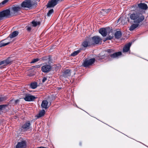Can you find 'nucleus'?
I'll list each match as a JSON object with an SVG mask.
<instances>
[{
	"mask_svg": "<svg viewBox=\"0 0 148 148\" xmlns=\"http://www.w3.org/2000/svg\"><path fill=\"white\" fill-rule=\"evenodd\" d=\"M129 16L134 23L140 24L145 19V16L142 11H138L135 10L134 12L129 14Z\"/></svg>",
	"mask_w": 148,
	"mask_h": 148,
	"instance_id": "obj_1",
	"label": "nucleus"
},
{
	"mask_svg": "<svg viewBox=\"0 0 148 148\" xmlns=\"http://www.w3.org/2000/svg\"><path fill=\"white\" fill-rule=\"evenodd\" d=\"M148 8L147 4L145 3H140L135 5L134 8L135 11H140V10H146Z\"/></svg>",
	"mask_w": 148,
	"mask_h": 148,
	"instance_id": "obj_2",
	"label": "nucleus"
},
{
	"mask_svg": "<svg viewBox=\"0 0 148 148\" xmlns=\"http://www.w3.org/2000/svg\"><path fill=\"white\" fill-rule=\"evenodd\" d=\"M90 43L92 45L98 44L101 42L102 39L98 36H95L90 39Z\"/></svg>",
	"mask_w": 148,
	"mask_h": 148,
	"instance_id": "obj_3",
	"label": "nucleus"
},
{
	"mask_svg": "<svg viewBox=\"0 0 148 148\" xmlns=\"http://www.w3.org/2000/svg\"><path fill=\"white\" fill-rule=\"evenodd\" d=\"M95 59L94 58H91L90 59H86L84 62L83 65L85 67H88V66L92 64L95 62Z\"/></svg>",
	"mask_w": 148,
	"mask_h": 148,
	"instance_id": "obj_4",
	"label": "nucleus"
},
{
	"mask_svg": "<svg viewBox=\"0 0 148 148\" xmlns=\"http://www.w3.org/2000/svg\"><path fill=\"white\" fill-rule=\"evenodd\" d=\"M111 29L110 27L102 28L99 29V32L103 36L105 37Z\"/></svg>",
	"mask_w": 148,
	"mask_h": 148,
	"instance_id": "obj_5",
	"label": "nucleus"
},
{
	"mask_svg": "<svg viewBox=\"0 0 148 148\" xmlns=\"http://www.w3.org/2000/svg\"><path fill=\"white\" fill-rule=\"evenodd\" d=\"M52 66L50 65L46 64L41 67V71L44 73H47L51 71Z\"/></svg>",
	"mask_w": 148,
	"mask_h": 148,
	"instance_id": "obj_6",
	"label": "nucleus"
},
{
	"mask_svg": "<svg viewBox=\"0 0 148 148\" xmlns=\"http://www.w3.org/2000/svg\"><path fill=\"white\" fill-rule=\"evenodd\" d=\"M31 125V124L30 121H27L21 127L24 129L25 130L27 131L30 129V126Z\"/></svg>",
	"mask_w": 148,
	"mask_h": 148,
	"instance_id": "obj_7",
	"label": "nucleus"
},
{
	"mask_svg": "<svg viewBox=\"0 0 148 148\" xmlns=\"http://www.w3.org/2000/svg\"><path fill=\"white\" fill-rule=\"evenodd\" d=\"M22 7L30 8L32 6V4L29 1H24L21 4Z\"/></svg>",
	"mask_w": 148,
	"mask_h": 148,
	"instance_id": "obj_8",
	"label": "nucleus"
},
{
	"mask_svg": "<svg viewBox=\"0 0 148 148\" xmlns=\"http://www.w3.org/2000/svg\"><path fill=\"white\" fill-rule=\"evenodd\" d=\"M26 143L25 141H22L21 142H18L16 146V148H25Z\"/></svg>",
	"mask_w": 148,
	"mask_h": 148,
	"instance_id": "obj_9",
	"label": "nucleus"
},
{
	"mask_svg": "<svg viewBox=\"0 0 148 148\" xmlns=\"http://www.w3.org/2000/svg\"><path fill=\"white\" fill-rule=\"evenodd\" d=\"M59 1L58 0H51L49 1L47 4V7L48 8L53 7L56 5Z\"/></svg>",
	"mask_w": 148,
	"mask_h": 148,
	"instance_id": "obj_10",
	"label": "nucleus"
},
{
	"mask_svg": "<svg viewBox=\"0 0 148 148\" xmlns=\"http://www.w3.org/2000/svg\"><path fill=\"white\" fill-rule=\"evenodd\" d=\"M24 99L26 101H34L36 97L29 94H26Z\"/></svg>",
	"mask_w": 148,
	"mask_h": 148,
	"instance_id": "obj_11",
	"label": "nucleus"
},
{
	"mask_svg": "<svg viewBox=\"0 0 148 148\" xmlns=\"http://www.w3.org/2000/svg\"><path fill=\"white\" fill-rule=\"evenodd\" d=\"M132 45V43L129 42L124 47L123 49V52H128L130 49V48Z\"/></svg>",
	"mask_w": 148,
	"mask_h": 148,
	"instance_id": "obj_12",
	"label": "nucleus"
},
{
	"mask_svg": "<svg viewBox=\"0 0 148 148\" xmlns=\"http://www.w3.org/2000/svg\"><path fill=\"white\" fill-rule=\"evenodd\" d=\"M90 38L86 39L82 42V46L84 47H86L92 45L90 43Z\"/></svg>",
	"mask_w": 148,
	"mask_h": 148,
	"instance_id": "obj_13",
	"label": "nucleus"
},
{
	"mask_svg": "<svg viewBox=\"0 0 148 148\" xmlns=\"http://www.w3.org/2000/svg\"><path fill=\"white\" fill-rule=\"evenodd\" d=\"M122 54V53L120 51H119L113 53L112 54L110 55V56L111 58H116L118 57Z\"/></svg>",
	"mask_w": 148,
	"mask_h": 148,
	"instance_id": "obj_14",
	"label": "nucleus"
},
{
	"mask_svg": "<svg viewBox=\"0 0 148 148\" xmlns=\"http://www.w3.org/2000/svg\"><path fill=\"white\" fill-rule=\"evenodd\" d=\"M108 34L109 36L106 38V39L105 40V41L107 40H111L113 37V33H112V29L110 30L109 32H108ZM104 41H105V40Z\"/></svg>",
	"mask_w": 148,
	"mask_h": 148,
	"instance_id": "obj_15",
	"label": "nucleus"
},
{
	"mask_svg": "<svg viewBox=\"0 0 148 148\" xmlns=\"http://www.w3.org/2000/svg\"><path fill=\"white\" fill-rule=\"evenodd\" d=\"M48 103V102L47 100H43L42 103L41 104V106L42 108L47 109L48 108L47 105Z\"/></svg>",
	"mask_w": 148,
	"mask_h": 148,
	"instance_id": "obj_16",
	"label": "nucleus"
},
{
	"mask_svg": "<svg viewBox=\"0 0 148 148\" xmlns=\"http://www.w3.org/2000/svg\"><path fill=\"white\" fill-rule=\"evenodd\" d=\"M132 24L130 27L129 30L130 31H132L134 30L135 29L137 28L139 25V23H135Z\"/></svg>",
	"mask_w": 148,
	"mask_h": 148,
	"instance_id": "obj_17",
	"label": "nucleus"
},
{
	"mask_svg": "<svg viewBox=\"0 0 148 148\" xmlns=\"http://www.w3.org/2000/svg\"><path fill=\"white\" fill-rule=\"evenodd\" d=\"M122 33L119 31H117L114 33V36L116 38L119 39L121 38L122 36Z\"/></svg>",
	"mask_w": 148,
	"mask_h": 148,
	"instance_id": "obj_18",
	"label": "nucleus"
},
{
	"mask_svg": "<svg viewBox=\"0 0 148 148\" xmlns=\"http://www.w3.org/2000/svg\"><path fill=\"white\" fill-rule=\"evenodd\" d=\"M71 70L69 69H65L63 74L64 76L65 77L69 76L71 75Z\"/></svg>",
	"mask_w": 148,
	"mask_h": 148,
	"instance_id": "obj_19",
	"label": "nucleus"
},
{
	"mask_svg": "<svg viewBox=\"0 0 148 148\" xmlns=\"http://www.w3.org/2000/svg\"><path fill=\"white\" fill-rule=\"evenodd\" d=\"M18 34V32L17 31H15L10 34L8 37L7 39H8L9 37L10 38H14L17 36Z\"/></svg>",
	"mask_w": 148,
	"mask_h": 148,
	"instance_id": "obj_20",
	"label": "nucleus"
},
{
	"mask_svg": "<svg viewBox=\"0 0 148 148\" xmlns=\"http://www.w3.org/2000/svg\"><path fill=\"white\" fill-rule=\"evenodd\" d=\"M45 113V110L42 109L39 112V113L36 116L38 118H40L43 116L44 115Z\"/></svg>",
	"mask_w": 148,
	"mask_h": 148,
	"instance_id": "obj_21",
	"label": "nucleus"
},
{
	"mask_svg": "<svg viewBox=\"0 0 148 148\" xmlns=\"http://www.w3.org/2000/svg\"><path fill=\"white\" fill-rule=\"evenodd\" d=\"M7 39H8L6 38V39H5L2 40L1 41V42H0V47H4V46H5L7 45H8L10 44V42H5V43L3 42V41Z\"/></svg>",
	"mask_w": 148,
	"mask_h": 148,
	"instance_id": "obj_22",
	"label": "nucleus"
},
{
	"mask_svg": "<svg viewBox=\"0 0 148 148\" xmlns=\"http://www.w3.org/2000/svg\"><path fill=\"white\" fill-rule=\"evenodd\" d=\"M37 83L36 82H32L30 84V86L32 89H35L37 87Z\"/></svg>",
	"mask_w": 148,
	"mask_h": 148,
	"instance_id": "obj_23",
	"label": "nucleus"
},
{
	"mask_svg": "<svg viewBox=\"0 0 148 148\" xmlns=\"http://www.w3.org/2000/svg\"><path fill=\"white\" fill-rule=\"evenodd\" d=\"M5 60L7 65L9 64H11L13 61L12 60L10 59V57L8 58L7 59Z\"/></svg>",
	"mask_w": 148,
	"mask_h": 148,
	"instance_id": "obj_24",
	"label": "nucleus"
},
{
	"mask_svg": "<svg viewBox=\"0 0 148 148\" xmlns=\"http://www.w3.org/2000/svg\"><path fill=\"white\" fill-rule=\"evenodd\" d=\"M9 0H4L2 2L0 3V8L4 6L8 2Z\"/></svg>",
	"mask_w": 148,
	"mask_h": 148,
	"instance_id": "obj_25",
	"label": "nucleus"
},
{
	"mask_svg": "<svg viewBox=\"0 0 148 148\" xmlns=\"http://www.w3.org/2000/svg\"><path fill=\"white\" fill-rule=\"evenodd\" d=\"M80 52V50H78L74 51L71 54V56H75L77 55Z\"/></svg>",
	"mask_w": 148,
	"mask_h": 148,
	"instance_id": "obj_26",
	"label": "nucleus"
},
{
	"mask_svg": "<svg viewBox=\"0 0 148 148\" xmlns=\"http://www.w3.org/2000/svg\"><path fill=\"white\" fill-rule=\"evenodd\" d=\"M32 24L33 26L36 27L38 25H40V21H33L32 22Z\"/></svg>",
	"mask_w": 148,
	"mask_h": 148,
	"instance_id": "obj_27",
	"label": "nucleus"
},
{
	"mask_svg": "<svg viewBox=\"0 0 148 148\" xmlns=\"http://www.w3.org/2000/svg\"><path fill=\"white\" fill-rule=\"evenodd\" d=\"M53 12V9L50 10L48 13H47V15L48 16H49Z\"/></svg>",
	"mask_w": 148,
	"mask_h": 148,
	"instance_id": "obj_28",
	"label": "nucleus"
},
{
	"mask_svg": "<svg viewBox=\"0 0 148 148\" xmlns=\"http://www.w3.org/2000/svg\"><path fill=\"white\" fill-rule=\"evenodd\" d=\"M4 65V66L7 65L5 60L0 62V66Z\"/></svg>",
	"mask_w": 148,
	"mask_h": 148,
	"instance_id": "obj_29",
	"label": "nucleus"
},
{
	"mask_svg": "<svg viewBox=\"0 0 148 148\" xmlns=\"http://www.w3.org/2000/svg\"><path fill=\"white\" fill-rule=\"evenodd\" d=\"M106 51L109 53H113L114 52V50L112 49H107Z\"/></svg>",
	"mask_w": 148,
	"mask_h": 148,
	"instance_id": "obj_30",
	"label": "nucleus"
},
{
	"mask_svg": "<svg viewBox=\"0 0 148 148\" xmlns=\"http://www.w3.org/2000/svg\"><path fill=\"white\" fill-rule=\"evenodd\" d=\"M7 106V105H0V111L2 110L3 108H5Z\"/></svg>",
	"mask_w": 148,
	"mask_h": 148,
	"instance_id": "obj_31",
	"label": "nucleus"
},
{
	"mask_svg": "<svg viewBox=\"0 0 148 148\" xmlns=\"http://www.w3.org/2000/svg\"><path fill=\"white\" fill-rule=\"evenodd\" d=\"M106 57V56L105 55H104L101 56H100L98 57L99 59H103Z\"/></svg>",
	"mask_w": 148,
	"mask_h": 148,
	"instance_id": "obj_32",
	"label": "nucleus"
},
{
	"mask_svg": "<svg viewBox=\"0 0 148 148\" xmlns=\"http://www.w3.org/2000/svg\"><path fill=\"white\" fill-rule=\"evenodd\" d=\"M6 97H0V102L4 101L6 100Z\"/></svg>",
	"mask_w": 148,
	"mask_h": 148,
	"instance_id": "obj_33",
	"label": "nucleus"
},
{
	"mask_svg": "<svg viewBox=\"0 0 148 148\" xmlns=\"http://www.w3.org/2000/svg\"><path fill=\"white\" fill-rule=\"evenodd\" d=\"M47 60L48 61V62L49 63L51 62V58L50 56H49L48 57H47Z\"/></svg>",
	"mask_w": 148,
	"mask_h": 148,
	"instance_id": "obj_34",
	"label": "nucleus"
},
{
	"mask_svg": "<svg viewBox=\"0 0 148 148\" xmlns=\"http://www.w3.org/2000/svg\"><path fill=\"white\" fill-rule=\"evenodd\" d=\"M39 59L38 58H36L34 59L32 61L31 63H34L35 62L38 61L39 60Z\"/></svg>",
	"mask_w": 148,
	"mask_h": 148,
	"instance_id": "obj_35",
	"label": "nucleus"
},
{
	"mask_svg": "<svg viewBox=\"0 0 148 148\" xmlns=\"http://www.w3.org/2000/svg\"><path fill=\"white\" fill-rule=\"evenodd\" d=\"M47 80V78L46 77H44L42 79V82L43 83H44L46 81V80Z\"/></svg>",
	"mask_w": 148,
	"mask_h": 148,
	"instance_id": "obj_36",
	"label": "nucleus"
},
{
	"mask_svg": "<svg viewBox=\"0 0 148 148\" xmlns=\"http://www.w3.org/2000/svg\"><path fill=\"white\" fill-rule=\"evenodd\" d=\"M31 28L30 27H27V31H29V32L30 31H31Z\"/></svg>",
	"mask_w": 148,
	"mask_h": 148,
	"instance_id": "obj_37",
	"label": "nucleus"
},
{
	"mask_svg": "<svg viewBox=\"0 0 148 148\" xmlns=\"http://www.w3.org/2000/svg\"><path fill=\"white\" fill-rule=\"evenodd\" d=\"M47 57H43L42 58V60H47Z\"/></svg>",
	"mask_w": 148,
	"mask_h": 148,
	"instance_id": "obj_38",
	"label": "nucleus"
},
{
	"mask_svg": "<svg viewBox=\"0 0 148 148\" xmlns=\"http://www.w3.org/2000/svg\"><path fill=\"white\" fill-rule=\"evenodd\" d=\"M34 67L37 68H39L40 67V65H36L35 66H34Z\"/></svg>",
	"mask_w": 148,
	"mask_h": 148,
	"instance_id": "obj_39",
	"label": "nucleus"
},
{
	"mask_svg": "<svg viewBox=\"0 0 148 148\" xmlns=\"http://www.w3.org/2000/svg\"><path fill=\"white\" fill-rule=\"evenodd\" d=\"M19 101V100L18 99H17L15 100V102L16 104H17V103H18Z\"/></svg>",
	"mask_w": 148,
	"mask_h": 148,
	"instance_id": "obj_40",
	"label": "nucleus"
},
{
	"mask_svg": "<svg viewBox=\"0 0 148 148\" xmlns=\"http://www.w3.org/2000/svg\"><path fill=\"white\" fill-rule=\"evenodd\" d=\"M79 145L80 146H81L82 145V142H80L79 143Z\"/></svg>",
	"mask_w": 148,
	"mask_h": 148,
	"instance_id": "obj_41",
	"label": "nucleus"
},
{
	"mask_svg": "<svg viewBox=\"0 0 148 148\" xmlns=\"http://www.w3.org/2000/svg\"><path fill=\"white\" fill-rule=\"evenodd\" d=\"M110 9H108V10H106V12H108L110 11Z\"/></svg>",
	"mask_w": 148,
	"mask_h": 148,
	"instance_id": "obj_42",
	"label": "nucleus"
},
{
	"mask_svg": "<svg viewBox=\"0 0 148 148\" xmlns=\"http://www.w3.org/2000/svg\"><path fill=\"white\" fill-rule=\"evenodd\" d=\"M37 148H46L45 147H38Z\"/></svg>",
	"mask_w": 148,
	"mask_h": 148,
	"instance_id": "obj_43",
	"label": "nucleus"
}]
</instances>
